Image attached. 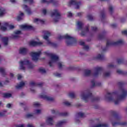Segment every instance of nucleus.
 Instances as JSON below:
<instances>
[{"instance_id":"nucleus-51","label":"nucleus","mask_w":127,"mask_h":127,"mask_svg":"<svg viewBox=\"0 0 127 127\" xmlns=\"http://www.w3.org/2000/svg\"><path fill=\"white\" fill-rule=\"evenodd\" d=\"M54 75L55 76H56V77H61V74L59 73H56L54 74Z\"/></svg>"},{"instance_id":"nucleus-43","label":"nucleus","mask_w":127,"mask_h":127,"mask_svg":"<svg viewBox=\"0 0 127 127\" xmlns=\"http://www.w3.org/2000/svg\"><path fill=\"white\" fill-rule=\"evenodd\" d=\"M96 73H100L102 71V68L100 67H96Z\"/></svg>"},{"instance_id":"nucleus-25","label":"nucleus","mask_w":127,"mask_h":127,"mask_svg":"<svg viewBox=\"0 0 127 127\" xmlns=\"http://www.w3.org/2000/svg\"><path fill=\"white\" fill-rule=\"evenodd\" d=\"M112 124L113 126H115V125H119L120 126H127V123L126 122H117L116 123H114L113 122H112Z\"/></svg>"},{"instance_id":"nucleus-42","label":"nucleus","mask_w":127,"mask_h":127,"mask_svg":"<svg viewBox=\"0 0 127 127\" xmlns=\"http://www.w3.org/2000/svg\"><path fill=\"white\" fill-rule=\"evenodd\" d=\"M26 118L29 119L30 118H33V114H28L26 115Z\"/></svg>"},{"instance_id":"nucleus-49","label":"nucleus","mask_w":127,"mask_h":127,"mask_svg":"<svg viewBox=\"0 0 127 127\" xmlns=\"http://www.w3.org/2000/svg\"><path fill=\"white\" fill-rule=\"evenodd\" d=\"M73 16V13L71 12H67V17H72Z\"/></svg>"},{"instance_id":"nucleus-5","label":"nucleus","mask_w":127,"mask_h":127,"mask_svg":"<svg viewBox=\"0 0 127 127\" xmlns=\"http://www.w3.org/2000/svg\"><path fill=\"white\" fill-rule=\"evenodd\" d=\"M51 16L52 17L55 16L54 21L55 22H58L61 18V13H60V11L57 9H54L51 12Z\"/></svg>"},{"instance_id":"nucleus-36","label":"nucleus","mask_w":127,"mask_h":127,"mask_svg":"<svg viewBox=\"0 0 127 127\" xmlns=\"http://www.w3.org/2000/svg\"><path fill=\"white\" fill-rule=\"evenodd\" d=\"M41 113V110L38 109L34 111L35 115H40Z\"/></svg>"},{"instance_id":"nucleus-46","label":"nucleus","mask_w":127,"mask_h":127,"mask_svg":"<svg viewBox=\"0 0 127 127\" xmlns=\"http://www.w3.org/2000/svg\"><path fill=\"white\" fill-rule=\"evenodd\" d=\"M103 57H104V55L99 54L97 56L96 58H97V59H102V58H103Z\"/></svg>"},{"instance_id":"nucleus-35","label":"nucleus","mask_w":127,"mask_h":127,"mask_svg":"<svg viewBox=\"0 0 127 127\" xmlns=\"http://www.w3.org/2000/svg\"><path fill=\"white\" fill-rule=\"evenodd\" d=\"M76 31H80V21H78L76 24Z\"/></svg>"},{"instance_id":"nucleus-57","label":"nucleus","mask_w":127,"mask_h":127,"mask_svg":"<svg viewBox=\"0 0 127 127\" xmlns=\"http://www.w3.org/2000/svg\"><path fill=\"white\" fill-rule=\"evenodd\" d=\"M16 127H24V125L23 124L19 125H17Z\"/></svg>"},{"instance_id":"nucleus-44","label":"nucleus","mask_w":127,"mask_h":127,"mask_svg":"<svg viewBox=\"0 0 127 127\" xmlns=\"http://www.w3.org/2000/svg\"><path fill=\"white\" fill-rule=\"evenodd\" d=\"M30 85L31 87H34V86H36V84L34 81H31L30 82Z\"/></svg>"},{"instance_id":"nucleus-53","label":"nucleus","mask_w":127,"mask_h":127,"mask_svg":"<svg viewBox=\"0 0 127 127\" xmlns=\"http://www.w3.org/2000/svg\"><path fill=\"white\" fill-rule=\"evenodd\" d=\"M110 75H111V73L110 72H106L105 73H104V76L105 77H108V76H110Z\"/></svg>"},{"instance_id":"nucleus-40","label":"nucleus","mask_w":127,"mask_h":127,"mask_svg":"<svg viewBox=\"0 0 127 127\" xmlns=\"http://www.w3.org/2000/svg\"><path fill=\"white\" fill-rule=\"evenodd\" d=\"M87 18L88 20H93V16L91 14H88L87 16Z\"/></svg>"},{"instance_id":"nucleus-48","label":"nucleus","mask_w":127,"mask_h":127,"mask_svg":"<svg viewBox=\"0 0 127 127\" xmlns=\"http://www.w3.org/2000/svg\"><path fill=\"white\" fill-rule=\"evenodd\" d=\"M109 11L110 12H113L114 11V7H113V6H109Z\"/></svg>"},{"instance_id":"nucleus-20","label":"nucleus","mask_w":127,"mask_h":127,"mask_svg":"<svg viewBox=\"0 0 127 127\" xmlns=\"http://www.w3.org/2000/svg\"><path fill=\"white\" fill-rule=\"evenodd\" d=\"M20 28L24 30H26V29H31L32 28V26L29 25H21L20 26Z\"/></svg>"},{"instance_id":"nucleus-16","label":"nucleus","mask_w":127,"mask_h":127,"mask_svg":"<svg viewBox=\"0 0 127 127\" xmlns=\"http://www.w3.org/2000/svg\"><path fill=\"white\" fill-rule=\"evenodd\" d=\"M29 44L30 46H37L38 45H42V44H43V43L41 42L32 41L29 43Z\"/></svg>"},{"instance_id":"nucleus-50","label":"nucleus","mask_w":127,"mask_h":127,"mask_svg":"<svg viewBox=\"0 0 127 127\" xmlns=\"http://www.w3.org/2000/svg\"><path fill=\"white\" fill-rule=\"evenodd\" d=\"M89 29L88 28H86L84 31L83 32L81 33L82 35H85V34L83 33V32H84L85 33H86L87 32V31H88Z\"/></svg>"},{"instance_id":"nucleus-6","label":"nucleus","mask_w":127,"mask_h":127,"mask_svg":"<svg viewBox=\"0 0 127 127\" xmlns=\"http://www.w3.org/2000/svg\"><path fill=\"white\" fill-rule=\"evenodd\" d=\"M43 33L44 35L43 36V37L45 40H46L47 44H48V45H50L51 46L56 47V44L51 42V41L49 40V36L51 35L50 32L48 31H44Z\"/></svg>"},{"instance_id":"nucleus-7","label":"nucleus","mask_w":127,"mask_h":127,"mask_svg":"<svg viewBox=\"0 0 127 127\" xmlns=\"http://www.w3.org/2000/svg\"><path fill=\"white\" fill-rule=\"evenodd\" d=\"M14 26L13 25H10L8 23H4L3 26L0 27V29L2 31H6V30H10V29H13Z\"/></svg>"},{"instance_id":"nucleus-10","label":"nucleus","mask_w":127,"mask_h":127,"mask_svg":"<svg viewBox=\"0 0 127 127\" xmlns=\"http://www.w3.org/2000/svg\"><path fill=\"white\" fill-rule=\"evenodd\" d=\"M55 117L54 116H49L47 118L46 120V124L49 126H53L54 121H53Z\"/></svg>"},{"instance_id":"nucleus-54","label":"nucleus","mask_w":127,"mask_h":127,"mask_svg":"<svg viewBox=\"0 0 127 127\" xmlns=\"http://www.w3.org/2000/svg\"><path fill=\"white\" fill-rule=\"evenodd\" d=\"M122 34L127 36V30H124L122 31Z\"/></svg>"},{"instance_id":"nucleus-17","label":"nucleus","mask_w":127,"mask_h":127,"mask_svg":"<svg viewBox=\"0 0 127 127\" xmlns=\"http://www.w3.org/2000/svg\"><path fill=\"white\" fill-rule=\"evenodd\" d=\"M42 3H47V4L49 3H53L54 4H56L58 2L55 0H50L49 1L47 0H41Z\"/></svg>"},{"instance_id":"nucleus-55","label":"nucleus","mask_w":127,"mask_h":127,"mask_svg":"<svg viewBox=\"0 0 127 127\" xmlns=\"http://www.w3.org/2000/svg\"><path fill=\"white\" fill-rule=\"evenodd\" d=\"M73 69H74L73 66H69L67 68V70H68V71H71V70H73Z\"/></svg>"},{"instance_id":"nucleus-13","label":"nucleus","mask_w":127,"mask_h":127,"mask_svg":"<svg viewBox=\"0 0 127 127\" xmlns=\"http://www.w3.org/2000/svg\"><path fill=\"white\" fill-rule=\"evenodd\" d=\"M28 52V49L26 48L22 47L19 49V53L22 55H26Z\"/></svg>"},{"instance_id":"nucleus-30","label":"nucleus","mask_w":127,"mask_h":127,"mask_svg":"<svg viewBox=\"0 0 127 127\" xmlns=\"http://www.w3.org/2000/svg\"><path fill=\"white\" fill-rule=\"evenodd\" d=\"M0 72L2 74L3 76H4V75H6V73L5 72V70H4V68L2 67H0Z\"/></svg>"},{"instance_id":"nucleus-61","label":"nucleus","mask_w":127,"mask_h":127,"mask_svg":"<svg viewBox=\"0 0 127 127\" xmlns=\"http://www.w3.org/2000/svg\"><path fill=\"white\" fill-rule=\"evenodd\" d=\"M83 26V24H82L81 22L80 23V30L82 29V27Z\"/></svg>"},{"instance_id":"nucleus-22","label":"nucleus","mask_w":127,"mask_h":127,"mask_svg":"<svg viewBox=\"0 0 127 127\" xmlns=\"http://www.w3.org/2000/svg\"><path fill=\"white\" fill-rule=\"evenodd\" d=\"M2 41L4 46H7V44H8V38L7 37L2 38Z\"/></svg>"},{"instance_id":"nucleus-47","label":"nucleus","mask_w":127,"mask_h":127,"mask_svg":"<svg viewBox=\"0 0 127 127\" xmlns=\"http://www.w3.org/2000/svg\"><path fill=\"white\" fill-rule=\"evenodd\" d=\"M113 120H114V121H119L120 120V117H119V116H114L113 117Z\"/></svg>"},{"instance_id":"nucleus-3","label":"nucleus","mask_w":127,"mask_h":127,"mask_svg":"<svg viewBox=\"0 0 127 127\" xmlns=\"http://www.w3.org/2000/svg\"><path fill=\"white\" fill-rule=\"evenodd\" d=\"M58 39H66L65 43L67 46H72V45H76L78 44V41L74 37L68 35H59Z\"/></svg>"},{"instance_id":"nucleus-56","label":"nucleus","mask_w":127,"mask_h":127,"mask_svg":"<svg viewBox=\"0 0 127 127\" xmlns=\"http://www.w3.org/2000/svg\"><path fill=\"white\" fill-rule=\"evenodd\" d=\"M22 78V76L20 74H18V80H20Z\"/></svg>"},{"instance_id":"nucleus-18","label":"nucleus","mask_w":127,"mask_h":127,"mask_svg":"<svg viewBox=\"0 0 127 127\" xmlns=\"http://www.w3.org/2000/svg\"><path fill=\"white\" fill-rule=\"evenodd\" d=\"M74 122L76 125L80 124V112L76 113L74 117Z\"/></svg>"},{"instance_id":"nucleus-64","label":"nucleus","mask_w":127,"mask_h":127,"mask_svg":"<svg viewBox=\"0 0 127 127\" xmlns=\"http://www.w3.org/2000/svg\"><path fill=\"white\" fill-rule=\"evenodd\" d=\"M10 77H11L12 78V77H13V76H14V74H13V73H10Z\"/></svg>"},{"instance_id":"nucleus-4","label":"nucleus","mask_w":127,"mask_h":127,"mask_svg":"<svg viewBox=\"0 0 127 127\" xmlns=\"http://www.w3.org/2000/svg\"><path fill=\"white\" fill-rule=\"evenodd\" d=\"M20 69L25 71L27 69H32L34 65L29 61L28 60H24V61H21L20 62Z\"/></svg>"},{"instance_id":"nucleus-19","label":"nucleus","mask_w":127,"mask_h":127,"mask_svg":"<svg viewBox=\"0 0 127 127\" xmlns=\"http://www.w3.org/2000/svg\"><path fill=\"white\" fill-rule=\"evenodd\" d=\"M22 7L25 10V11L28 13V14H31V10L30 9V8L27 6V5H23Z\"/></svg>"},{"instance_id":"nucleus-63","label":"nucleus","mask_w":127,"mask_h":127,"mask_svg":"<svg viewBox=\"0 0 127 127\" xmlns=\"http://www.w3.org/2000/svg\"><path fill=\"white\" fill-rule=\"evenodd\" d=\"M92 30H97V27H93L92 28Z\"/></svg>"},{"instance_id":"nucleus-62","label":"nucleus","mask_w":127,"mask_h":127,"mask_svg":"<svg viewBox=\"0 0 127 127\" xmlns=\"http://www.w3.org/2000/svg\"><path fill=\"white\" fill-rule=\"evenodd\" d=\"M40 126H41V127H45V123H41Z\"/></svg>"},{"instance_id":"nucleus-41","label":"nucleus","mask_w":127,"mask_h":127,"mask_svg":"<svg viewBox=\"0 0 127 127\" xmlns=\"http://www.w3.org/2000/svg\"><path fill=\"white\" fill-rule=\"evenodd\" d=\"M68 115H69V113H68L67 112H63V113H60V115L63 116L64 117H66L68 116Z\"/></svg>"},{"instance_id":"nucleus-32","label":"nucleus","mask_w":127,"mask_h":127,"mask_svg":"<svg viewBox=\"0 0 127 127\" xmlns=\"http://www.w3.org/2000/svg\"><path fill=\"white\" fill-rule=\"evenodd\" d=\"M39 71L42 74H44V73L46 72V70H45V69L43 67H40L39 69Z\"/></svg>"},{"instance_id":"nucleus-14","label":"nucleus","mask_w":127,"mask_h":127,"mask_svg":"<svg viewBox=\"0 0 127 127\" xmlns=\"http://www.w3.org/2000/svg\"><path fill=\"white\" fill-rule=\"evenodd\" d=\"M21 34V31L19 30L15 31L13 35H11V38L13 39H17L19 37V35Z\"/></svg>"},{"instance_id":"nucleus-21","label":"nucleus","mask_w":127,"mask_h":127,"mask_svg":"<svg viewBox=\"0 0 127 127\" xmlns=\"http://www.w3.org/2000/svg\"><path fill=\"white\" fill-rule=\"evenodd\" d=\"M67 123V121L66 120H63L57 123L56 125V127H61L64 125V124H66Z\"/></svg>"},{"instance_id":"nucleus-11","label":"nucleus","mask_w":127,"mask_h":127,"mask_svg":"<svg viewBox=\"0 0 127 127\" xmlns=\"http://www.w3.org/2000/svg\"><path fill=\"white\" fill-rule=\"evenodd\" d=\"M124 43V41L120 40L119 41H118L117 42H107V46H110V45H121V44H123Z\"/></svg>"},{"instance_id":"nucleus-45","label":"nucleus","mask_w":127,"mask_h":127,"mask_svg":"<svg viewBox=\"0 0 127 127\" xmlns=\"http://www.w3.org/2000/svg\"><path fill=\"white\" fill-rule=\"evenodd\" d=\"M42 13L44 15H46V14L47 13V10L46 9L44 8L42 10Z\"/></svg>"},{"instance_id":"nucleus-28","label":"nucleus","mask_w":127,"mask_h":127,"mask_svg":"<svg viewBox=\"0 0 127 127\" xmlns=\"http://www.w3.org/2000/svg\"><path fill=\"white\" fill-rule=\"evenodd\" d=\"M63 104L66 106L67 107H71L72 106V103L71 102H69L68 101H65L63 102Z\"/></svg>"},{"instance_id":"nucleus-1","label":"nucleus","mask_w":127,"mask_h":127,"mask_svg":"<svg viewBox=\"0 0 127 127\" xmlns=\"http://www.w3.org/2000/svg\"><path fill=\"white\" fill-rule=\"evenodd\" d=\"M45 55L48 56L51 58V60L49 62V65L52 67L54 64H57L60 69L64 68V64L60 61L59 57L55 54H52L48 51L44 52Z\"/></svg>"},{"instance_id":"nucleus-58","label":"nucleus","mask_w":127,"mask_h":127,"mask_svg":"<svg viewBox=\"0 0 127 127\" xmlns=\"http://www.w3.org/2000/svg\"><path fill=\"white\" fill-rule=\"evenodd\" d=\"M117 73H118L119 74H122V73H123V71L120 69H118L117 70Z\"/></svg>"},{"instance_id":"nucleus-38","label":"nucleus","mask_w":127,"mask_h":127,"mask_svg":"<svg viewBox=\"0 0 127 127\" xmlns=\"http://www.w3.org/2000/svg\"><path fill=\"white\" fill-rule=\"evenodd\" d=\"M4 98H10L11 97V94L10 93H5L4 94Z\"/></svg>"},{"instance_id":"nucleus-2","label":"nucleus","mask_w":127,"mask_h":127,"mask_svg":"<svg viewBox=\"0 0 127 127\" xmlns=\"http://www.w3.org/2000/svg\"><path fill=\"white\" fill-rule=\"evenodd\" d=\"M114 94H120V95H117V96L115 97V99H113L112 97H108L109 96H110V95H111L110 93H109L106 96V99L108 98L109 101L114 102L115 105H118L120 103V101L124 100V99L127 97V91L124 88H121L119 92H114Z\"/></svg>"},{"instance_id":"nucleus-60","label":"nucleus","mask_w":127,"mask_h":127,"mask_svg":"<svg viewBox=\"0 0 127 127\" xmlns=\"http://www.w3.org/2000/svg\"><path fill=\"white\" fill-rule=\"evenodd\" d=\"M6 107H7V108H10V107H11V104H7Z\"/></svg>"},{"instance_id":"nucleus-23","label":"nucleus","mask_w":127,"mask_h":127,"mask_svg":"<svg viewBox=\"0 0 127 127\" xmlns=\"http://www.w3.org/2000/svg\"><path fill=\"white\" fill-rule=\"evenodd\" d=\"M34 22H35V23H37V24L39 23L43 24V23H44V20L37 18L34 19Z\"/></svg>"},{"instance_id":"nucleus-37","label":"nucleus","mask_w":127,"mask_h":127,"mask_svg":"<svg viewBox=\"0 0 127 127\" xmlns=\"http://www.w3.org/2000/svg\"><path fill=\"white\" fill-rule=\"evenodd\" d=\"M91 74V71L89 70H86L85 71V76H89Z\"/></svg>"},{"instance_id":"nucleus-9","label":"nucleus","mask_w":127,"mask_h":127,"mask_svg":"<svg viewBox=\"0 0 127 127\" xmlns=\"http://www.w3.org/2000/svg\"><path fill=\"white\" fill-rule=\"evenodd\" d=\"M40 98L43 99L44 100H46V101H53V98L47 95L46 92H43L40 95Z\"/></svg>"},{"instance_id":"nucleus-15","label":"nucleus","mask_w":127,"mask_h":127,"mask_svg":"<svg viewBox=\"0 0 127 127\" xmlns=\"http://www.w3.org/2000/svg\"><path fill=\"white\" fill-rule=\"evenodd\" d=\"M91 95H92V93L90 92H87L85 94H83L81 96L82 100H84V101H85V102H87L88 100H89V97H90V96H91Z\"/></svg>"},{"instance_id":"nucleus-52","label":"nucleus","mask_w":127,"mask_h":127,"mask_svg":"<svg viewBox=\"0 0 127 127\" xmlns=\"http://www.w3.org/2000/svg\"><path fill=\"white\" fill-rule=\"evenodd\" d=\"M84 117H85V114L82 112H80V118H84Z\"/></svg>"},{"instance_id":"nucleus-29","label":"nucleus","mask_w":127,"mask_h":127,"mask_svg":"<svg viewBox=\"0 0 127 127\" xmlns=\"http://www.w3.org/2000/svg\"><path fill=\"white\" fill-rule=\"evenodd\" d=\"M5 13V10L3 8H0V16H2Z\"/></svg>"},{"instance_id":"nucleus-8","label":"nucleus","mask_w":127,"mask_h":127,"mask_svg":"<svg viewBox=\"0 0 127 127\" xmlns=\"http://www.w3.org/2000/svg\"><path fill=\"white\" fill-rule=\"evenodd\" d=\"M41 54V51L31 53V56H32V60H33V61H37V60L39 59V56H40Z\"/></svg>"},{"instance_id":"nucleus-12","label":"nucleus","mask_w":127,"mask_h":127,"mask_svg":"<svg viewBox=\"0 0 127 127\" xmlns=\"http://www.w3.org/2000/svg\"><path fill=\"white\" fill-rule=\"evenodd\" d=\"M69 5H74V7L76 9H78L79 8V2L77 1V0H71L69 2Z\"/></svg>"},{"instance_id":"nucleus-24","label":"nucleus","mask_w":127,"mask_h":127,"mask_svg":"<svg viewBox=\"0 0 127 127\" xmlns=\"http://www.w3.org/2000/svg\"><path fill=\"white\" fill-rule=\"evenodd\" d=\"M80 45L83 47L84 50H89V46L85 45V43H84V42L81 41Z\"/></svg>"},{"instance_id":"nucleus-26","label":"nucleus","mask_w":127,"mask_h":127,"mask_svg":"<svg viewBox=\"0 0 127 127\" xmlns=\"http://www.w3.org/2000/svg\"><path fill=\"white\" fill-rule=\"evenodd\" d=\"M24 85H25L24 82H21L19 84H17L16 86V88L17 89H21V88H22V87H23V86H24Z\"/></svg>"},{"instance_id":"nucleus-31","label":"nucleus","mask_w":127,"mask_h":127,"mask_svg":"<svg viewBox=\"0 0 127 127\" xmlns=\"http://www.w3.org/2000/svg\"><path fill=\"white\" fill-rule=\"evenodd\" d=\"M5 116H6V111H3L2 112H0V118L5 117Z\"/></svg>"},{"instance_id":"nucleus-33","label":"nucleus","mask_w":127,"mask_h":127,"mask_svg":"<svg viewBox=\"0 0 127 127\" xmlns=\"http://www.w3.org/2000/svg\"><path fill=\"white\" fill-rule=\"evenodd\" d=\"M68 96L70 98H75V93L74 92H70L68 94Z\"/></svg>"},{"instance_id":"nucleus-27","label":"nucleus","mask_w":127,"mask_h":127,"mask_svg":"<svg viewBox=\"0 0 127 127\" xmlns=\"http://www.w3.org/2000/svg\"><path fill=\"white\" fill-rule=\"evenodd\" d=\"M23 15H24L23 13L20 12V14L17 16V20L18 21L21 20V19L23 18Z\"/></svg>"},{"instance_id":"nucleus-59","label":"nucleus","mask_w":127,"mask_h":127,"mask_svg":"<svg viewBox=\"0 0 127 127\" xmlns=\"http://www.w3.org/2000/svg\"><path fill=\"white\" fill-rule=\"evenodd\" d=\"M27 127H34L32 124H29L27 125Z\"/></svg>"},{"instance_id":"nucleus-39","label":"nucleus","mask_w":127,"mask_h":127,"mask_svg":"<svg viewBox=\"0 0 127 127\" xmlns=\"http://www.w3.org/2000/svg\"><path fill=\"white\" fill-rule=\"evenodd\" d=\"M23 1H24V2H29V3L30 4H31V3H33V2H34L33 0H23Z\"/></svg>"},{"instance_id":"nucleus-34","label":"nucleus","mask_w":127,"mask_h":127,"mask_svg":"<svg viewBox=\"0 0 127 127\" xmlns=\"http://www.w3.org/2000/svg\"><path fill=\"white\" fill-rule=\"evenodd\" d=\"M33 106L35 108H38V107H40V104L38 102H34Z\"/></svg>"}]
</instances>
